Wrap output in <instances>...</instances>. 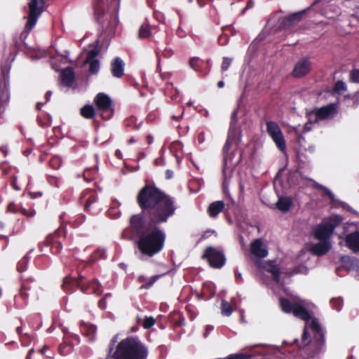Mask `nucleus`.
Wrapping results in <instances>:
<instances>
[{
	"instance_id": "f257e3e1",
	"label": "nucleus",
	"mask_w": 359,
	"mask_h": 359,
	"mask_svg": "<svg viewBox=\"0 0 359 359\" xmlns=\"http://www.w3.org/2000/svg\"><path fill=\"white\" fill-rule=\"evenodd\" d=\"M137 203L141 212L133 215L128 230L140 253L152 257L164 248L166 234L159 226L175 215L177 209L174 197L165 194L154 184H145L138 192Z\"/></svg>"
},
{
	"instance_id": "f03ea898",
	"label": "nucleus",
	"mask_w": 359,
	"mask_h": 359,
	"mask_svg": "<svg viewBox=\"0 0 359 359\" xmlns=\"http://www.w3.org/2000/svg\"><path fill=\"white\" fill-rule=\"evenodd\" d=\"M309 327L312 331L313 337L307 330L306 325L304 328L301 343L299 346L300 349H304L309 358H313L325 349V332L316 318L311 320Z\"/></svg>"
},
{
	"instance_id": "7ed1b4c3",
	"label": "nucleus",
	"mask_w": 359,
	"mask_h": 359,
	"mask_svg": "<svg viewBox=\"0 0 359 359\" xmlns=\"http://www.w3.org/2000/svg\"><path fill=\"white\" fill-rule=\"evenodd\" d=\"M148 354L147 346L137 337H128L118 343L111 358L112 359H147Z\"/></svg>"
},
{
	"instance_id": "20e7f679",
	"label": "nucleus",
	"mask_w": 359,
	"mask_h": 359,
	"mask_svg": "<svg viewBox=\"0 0 359 359\" xmlns=\"http://www.w3.org/2000/svg\"><path fill=\"white\" fill-rule=\"evenodd\" d=\"M95 18L101 25L102 28L107 32L114 31L118 24V8L116 5L111 4L105 11L100 2L94 8Z\"/></svg>"
},
{
	"instance_id": "39448f33",
	"label": "nucleus",
	"mask_w": 359,
	"mask_h": 359,
	"mask_svg": "<svg viewBox=\"0 0 359 359\" xmlns=\"http://www.w3.org/2000/svg\"><path fill=\"white\" fill-rule=\"evenodd\" d=\"M66 231L64 227L60 226L53 233L46 236L43 243L39 245L41 251L43 247L50 248V251L53 255L59 254L62 249V241L65 238Z\"/></svg>"
},
{
	"instance_id": "423d86ee",
	"label": "nucleus",
	"mask_w": 359,
	"mask_h": 359,
	"mask_svg": "<svg viewBox=\"0 0 359 359\" xmlns=\"http://www.w3.org/2000/svg\"><path fill=\"white\" fill-rule=\"evenodd\" d=\"M21 285L19 290V297L24 303H27L29 298H34L37 295L39 289L36 280L32 276L21 274Z\"/></svg>"
},
{
	"instance_id": "0eeeda50",
	"label": "nucleus",
	"mask_w": 359,
	"mask_h": 359,
	"mask_svg": "<svg viewBox=\"0 0 359 359\" xmlns=\"http://www.w3.org/2000/svg\"><path fill=\"white\" fill-rule=\"evenodd\" d=\"M342 221L343 218L340 215H333L330 217L327 222L316 228L314 231L315 238L320 241H327L334 229L338 226Z\"/></svg>"
},
{
	"instance_id": "6e6552de",
	"label": "nucleus",
	"mask_w": 359,
	"mask_h": 359,
	"mask_svg": "<svg viewBox=\"0 0 359 359\" xmlns=\"http://www.w3.org/2000/svg\"><path fill=\"white\" fill-rule=\"evenodd\" d=\"M94 103L97 109L101 111L100 116L102 119L109 120L112 117L114 108L109 96L104 93H100L95 96Z\"/></svg>"
},
{
	"instance_id": "1a4fd4ad",
	"label": "nucleus",
	"mask_w": 359,
	"mask_h": 359,
	"mask_svg": "<svg viewBox=\"0 0 359 359\" xmlns=\"http://www.w3.org/2000/svg\"><path fill=\"white\" fill-rule=\"evenodd\" d=\"M202 258L206 259L209 265L215 269L222 268L226 262L223 252L212 246L205 250Z\"/></svg>"
},
{
	"instance_id": "9d476101",
	"label": "nucleus",
	"mask_w": 359,
	"mask_h": 359,
	"mask_svg": "<svg viewBox=\"0 0 359 359\" xmlns=\"http://www.w3.org/2000/svg\"><path fill=\"white\" fill-rule=\"evenodd\" d=\"M29 15L26 24V28L32 29L36 25L38 18L43 13L45 7L44 0H29L28 3Z\"/></svg>"
},
{
	"instance_id": "9b49d317",
	"label": "nucleus",
	"mask_w": 359,
	"mask_h": 359,
	"mask_svg": "<svg viewBox=\"0 0 359 359\" xmlns=\"http://www.w3.org/2000/svg\"><path fill=\"white\" fill-rule=\"evenodd\" d=\"M266 131L278 149L281 151H285V140L278 123L274 121H268L266 123Z\"/></svg>"
},
{
	"instance_id": "f8f14e48",
	"label": "nucleus",
	"mask_w": 359,
	"mask_h": 359,
	"mask_svg": "<svg viewBox=\"0 0 359 359\" xmlns=\"http://www.w3.org/2000/svg\"><path fill=\"white\" fill-rule=\"evenodd\" d=\"M312 62L309 57H304L297 62L291 72L292 77L296 79L303 78L311 70Z\"/></svg>"
},
{
	"instance_id": "ddd939ff",
	"label": "nucleus",
	"mask_w": 359,
	"mask_h": 359,
	"mask_svg": "<svg viewBox=\"0 0 359 359\" xmlns=\"http://www.w3.org/2000/svg\"><path fill=\"white\" fill-rule=\"evenodd\" d=\"M97 194L94 190H86L80 197V203L83 205L86 211H93L95 209Z\"/></svg>"
},
{
	"instance_id": "4468645a",
	"label": "nucleus",
	"mask_w": 359,
	"mask_h": 359,
	"mask_svg": "<svg viewBox=\"0 0 359 359\" xmlns=\"http://www.w3.org/2000/svg\"><path fill=\"white\" fill-rule=\"evenodd\" d=\"M236 131L234 130H229L227 138L225 142V144L222 149V154H223V163L224 165H226L229 161H231L233 156L231 154H229V150L233 144L236 142Z\"/></svg>"
},
{
	"instance_id": "2eb2a0df",
	"label": "nucleus",
	"mask_w": 359,
	"mask_h": 359,
	"mask_svg": "<svg viewBox=\"0 0 359 359\" xmlns=\"http://www.w3.org/2000/svg\"><path fill=\"white\" fill-rule=\"evenodd\" d=\"M76 287H79L83 292H86V289L83 288V278L80 277L79 279H74L69 276H66L63 279L62 289L66 292H71L74 290Z\"/></svg>"
},
{
	"instance_id": "dca6fc26",
	"label": "nucleus",
	"mask_w": 359,
	"mask_h": 359,
	"mask_svg": "<svg viewBox=\"0 0 359 359\" xmlns=\"http://www.w3.org/2000/svg\"><path fill=\"white\" fill-rule=\"evenodd\" d=\"M100 51V48L96 46L92 50H89L87 53L85 63L89 64V72L91 74H97L100 69V62L97 59H96V57L98 55Z\"/></svg>"
},
{
	"instance_id": "f3484780",
	"label": "nucleus",
	"mask_w": 359,
	"mask_h": 359,
	"mask_svg": "<svg viewBox=\"0 0 359 359\" xmlns=\"http://www.w3.org/2000/svg\"><path fill=\"white\" fill-rule=\"evenodd\" d=\"M306 11L307 10H302L285 17L281 22V27L283 29H289L294 27L302 20L303 17L306 13Z\"/></svg>"
},
{
	"instance_id": "a211bd4d",
	"label": "nucleus",
	"mask_w": 359,
	"mask_h": 359,
	"mask_svg": "<svg viewBox=\"0 0 359 359\" xmlns=\"http://www.w3.org/2000/svg\"><path fill=\"white\" fill-rule=\"evenodd\" d=\"M251 253L258 258H264L268 255V249L261 238L255 239L250 244Z\"/></svg>"
},
{
	"instance_id": "6ab92c4d",
	"label": "nucleus",
	"mask_w": 359,
	"mask_h": 359,
	"mask_svg": "<svg viewBox=\"0 0 359 359\" xmlns=\"http://www.w3.org/2000/svg\"><path fill=\"white\" fill-rule=\"evenodd\" d=\"M316 114L320 120H325L333 117L337 114L335 104H329L326 106L315 109Z\"/></svg>"
},
{
	"instance_id": "aec40b11",
	"label": "nucleus",
	"mask_w": 359,
	"mask_h": 359,
	"mask_svg": "<svg viewBox=\"0 0 359 359\" xmlns=\"http://www.w3.org/2000/svg\"><path fill=\"white\" fill-rule=\"evenodd\" d=\"M345 243L353 253H359V231L348 233L345 237Z\"/></svg>"
},
{
	"instance_id": "412c9836",
	"label": "nucleus",
	"mask_w": 359,
	"mask_h": 359,
	"mask_svg": "<svg viewBox=\"0 0 359 359\" xmlns=\"http://www.w3.org/2000/svg\"><path fill=\"white\" fill-rule=\"evenodd\" d=\"M264 269L271 274L273 281L278 283L280 280V269L275 260L267 261L263 266Z\"/></svg>"
},
{
	"instance_id": "4be33fe9",
	"label": "nucleus",
	"mask_w": 359,
	"mask_h": 359,
	"mask_svg": "<svg viewBox=\"0 0 359 359\" xmlns=\"http://www.w3.org/2000/svg\"><path fill=\"white\" fill-rule=\"evenodd\" d=\"M163 276V274L155 275L150 278H148L144 275L139 276L137 278V281L139 283H141V286L140 287V290H149L150 289L154 284Z\"/></svg>"
},
{
	"instance_id": "5701e85b",
	"label": "nucleus",
	"mask_w": 359,
	"mask_h": 359,
	"mask_svg": "<svg viewBox=\"0 0 359 359\" xmlns=\"http://www.w3.org/2000/svg\"><path fill=\"white\" fill-rule=\"evenodd\" d=\"M125 64L119 57H115L111 63V73L116 78H121L124 74Z\"/></svg>"
},
{
	"instance_id": "b1692460",
	"label": "nucleus",
	"mask_w": 359,
	"mask_h": 359,
	"mask_svg": "<svg viewBox=\"0 0 359 359\" xmlns=\"http://www.w3.org/2000/svg\"><path fill=\"white\" fill-rule=\"evenodd\" d=\"M81 332L88 338V341H93L95 339L97 327L92 324L81 322L80 323Z\"/></svg>"
},
{
	"instance_id": "393cba45",
	"label": "nucleus",
	"mask_w": 359,
	"mask_h": 359,
	"mask_svg": "<svg viewBox=\"0 0 359 359\" xmlns=\"http://www.w3.org/2000/svg\"><path fill=\"white\" fill-rule=\"evenodd\" d=\"M340 262L348 271H354L359 269V260L355 257L343 255L340 258Z\"/></svg>"
},
{
	"instance_id": "a878e982",
	"label": "nucleus",
	"mask_w": 359,
	"mask_h": 359,
	"mask_svg": "<svg viewBox=\"0 0 359 359\" xmlns=\"http://www.w3.org/2000/svg\"><path fill=\"white\" fill-rule=\"evenodd\" d=\"M330 248L331 246L328 241H320L311 247V252L313 255L323 256L330 250Z\"/></svg>"
},
{
	"instance_id": "bb28decb",
	"label": "nucleus",
	"mask_w": 359,
	"mask_h": 359,
	"mask_svg": "<svg viewBox=\"0 0 359 359\" xmlns=\"http://www.w3.org/2000/svg\"><path fill=\"white\" fill-rule=\"evenodd\" d=\"M293 315L301 320L306 322L311 319V315L310 312L302 305L295 303V307L293 312Z\"/></svg>"
},
{
	"instance_id": "cd10ccee",
	"label": "nucleus",
	"mask_w": 359,
	"mask_h": 359,
	"mask_svg": "<svg viewBox=\"0 0 359 359\" xmlns=\"http://www.w3.org/2000/svg\"><path fill=\"white\" fill-rule=\"evenodd\" d=\"M225 207V203L223 201H217L211 203L208 208V213L211 217H216L220 212H222Z\"/></svg>"
},
{
	"instance_id": "c85d7f7f",
	"label": "nucleus",
	"mask_w": 359,
	"mask_h": 359,
	"mask_svg": "<svg viewBox=\"0 0 359 359\" xmlns=\"http://www.w3.org/2000/svg\"><path fill=\"white\" fill-rule=\"evenodd\" d=\"M62 82L67 86H71L74 81V72L72 67H67L61 72Z\"/></svg>"
},
{
	"instance_id": "c756f323",
	"label": "nucleus",
	"mask_w": 359,
	"mask_h": 359,
	"mask_svg": "<svg viewBox=\"0 0 359 359\" xmlns=\"http://www.w3.org/2000/svg\"><path fill=\"white\" fill-rule=\"evenodd\" d=\"M83 288L86 289V292L88 290L91 289L93 293L96 295H100L102 292L101 284L96 279L88 281L87 285L83 281Z\"/></svg>"
},
{
	"instance_id": "7c9ffc66",
	"label": "nucleus",
	"mask_w": 359,
	"mask_h": 359,
	"mask_svg": "<svg viewBox=\"0 0 359 359\" xmlns=\"http://www.w3.org/2000/svg\"><path fill=\"white\" fill-rule=\"evenodd\" d=\"M292 205L290 198L280 197L276 204V208L283 212H287Z\"/></svg>"
},
{
	"instance_id": "2f4dec72",
	"label": "nucleus",
	"mask_w": 359,
	"mask_h": 359,
	"mask_svg": "<svg viewBox=\"0 0 359 359\" xmlns=\"http://www.w3.org/2000/svg\"><path fill=\"white\" fill-rule=\"evenodd\" d=\"M74 348V344L68 340V337H65V340L59 345L58 351L62 355L69 354Z\"/></svg>"
},
{
	"instance_id": "473e14b6",
	"label": "nucleus",
	"mask_w": 359,
	"mask_h": 359,
	"mask_svg": "<svg viewBox=\"0 0 359 359\" xmlns=\"http://www.w3.org/2000/svg\"><path fill=\"white\" fill-rule=\"evenodd\" d=\"M279 302L280 308L284 313H293L295 307V303H292L289 299L285 297H280L279 299Z\"/></svg>"
},
{
	"instance_id": "72a5a7b5",
	"label": "nucleus",
	"mask_w": 359,
	"mask_h": 359,
	"mask_svg": "<svg viewBox=\"0 0 359 359\" xmlns=\"http://www.w3.org/2000/svg\"><path fill=\"white\" fill-rule=\"evenodd\" d=\"M80 114L86 119L93 118L96 114L93 105L86 104L80 109Z\"/></svg>"
},
{
	"instance_id": "f704fd0d",
	"label": "nucleus",
	"mask_w": 359,
	"mask_h": 359,
	"mask_svg": "<svg viewBox=\"0 0 359 359\" xmlns=\"http://www.w3.org/2000/svg\"><path fill=\"white\" fill-rule=\"evenodd\" d=\"M137 118L134 116H131L125 120L124 123L126 127L130 128L132 130H138L141 123H137Z\"/></svg>"
},
{
	"instance_id": "c9c22d12",
	"label": "nucleus",
	"mask_w": 359,
	"mask_h": 359,
	"mask_svg": "<svg viewBox=\"0 0 359 359\" xmlns=\"http://www.w3.org/2000/svg\"><path fill=\"white\" fill-rule=\"evenodd\" d=\"M347 90L346 84L342 81H337L333 87V90L338 95H342Z\"/></svg>"
},
{
	"instance_id": "e433bc0d",
	"label": "nucleus",
	"mask_w": 359,
	"mask_h": 359,
	"mask_svg": "<svg viewBox=\"0 0 359 359\" xmlns=\"http://www.w3.org/2000/svg\"><path fill=\"white\" fill-rule=\"evenodd\" d=\"M151 32L148 25H142L139 29L138 36L140 39H147L150 36Z\"/></svg>"
},
{
	"instance_id": "4c0bfd02",
	"label": "nucleus",
	"mask_w": 359,
	"mask_h": 359,
	"mask_svg": "<svg viewBox=\"0 0 359 359\" xmlns=\"http://www.w3.org/2000/svg\"><path fill=\"white\" fill-rule=\"evenodd\" d=\"M29 262L27 256L23 257L17 264V271L20 273H23L26 271Z\"/></svg>"
},
{
	"instance_id": "58836bf2",
	"label": "nucleus",
	"mask_w": 359,
	"mask_h": 359,
	"mask_svg": "<svg viewBox=\"0 0 359 359\" xmlns=\"http://www.w3.org/2000/svg\"><path fill=\"white\" fill-rule=\"evenodd\" d=\"M203 60L199 57H192L189 60V65L196 72H201Z\"/></svg>"
},
{
	"instance_id": "ea45409f",
	"label": "nucleus",
	"mask_w": 359,
	"mask_h": 359,
	"mask_svg": "<svg viewBox=\"0 0 359 359\" xmlns=\"http://www.w3.org/2000/svg\"><path fill=\"white\" fill-rule=\"evenodd\" d=\"M221 308H222V313L226 316H229L233 311V307L226 300L222 301V307Z\"/></svg>"
},
{
	"instance_id": "a19ab883",
	"label": "nucleus",
	"mask_w": 359,
	"mask_h": 359,
	"mask_svg": "<svg viewBox=\"0 0 359 359\" xmlns=\"http://www.w3.org/2000/svg\"><path fill=\"white\" fill-rule=\"evenodd\" d=\"M85 220L86 216L83 214H80L76 216V217L73 220L70 221L69 223L74 228H77L81 225Z\"/></svg>"
},
{
	"instance_id": "79ce46f5",
	"label": "nucleus",
	"mask_w": 359,
	"mask_h": 359,
	"mask_svg": "<svg viewBox=\"0 0 359 359\" xmlns=\"http://www.w3.org/2000/svg\"><path fill=\"white\" fill-rule=\"evenodd\" d=\"M251 358H252L251 354L240 353L230 354L224 359H250Z\"/></svg>"
},
{
	"instance_id": "37998d69",
	"label": "nucleus",
	"mask_w": 359,
	"mask_h": 359,
	"mask_svg": "<svg viewBox=\"0 0 359 359\" xmlns=\"http://www.w3.org/2000/svg\"><path fill=\"white\" fill-rule=\"evenodd\" d=\"M330 303L333 307L337 311H340L342 308L343 305V299L341 297L338 298H332L330 301Z\"/></svg>"
},
{
	"instance_id": "c03bdc74",
	"label": "nucleus",
	"mask_w": 359,
	"mask_h": 359,
	"mask_svg": "<svg viewBox=\"0 0 359 359\" xmlns=\"http://www.w3.org/2000/svg\"><path fill=\"white\" fill-rule=\"evenodd\" d=\"M62 164L61 159L57 156H53L49 161V165L54 170L58 169Z\"/></svg>"
},
{
	"instance_id": "a18cd8bd",
	"label": "nucleus",
	"mask_w": 359,
	"mask_h": 359,
	"mask_svg": "<svg viewBox=\"0 0 359 359\" xmlns=\"http://www.w3.org/2000/svg\"><path fill=\"white\" fill-rule=\"evenodd\" d=\"M349 81L351 83H359V69H353L350 72Z\"/></svg>"
},
{
	"instance_id": "49530a36",
	"label": "nucleus",
	"mask_w": 359,
	"mask_h": 359,
	"mask_svg": "<svg viewBox=\"0 0 359 359\" xmlns=\"http://www.w3.org/2000/svg\"><path fill=\"white\" fill-rule=\"evenodd\" d=\"M306 118H308V122L311 123L312 125L320 121V118L316 114L315 109L311 111L306 112Z\"/></svg>"
},
{
	"instance_id": "de8ad7c7",
	"label": "nucleus",
	"mask_w": 359,
	"mask_h": 359,
	"mask_svg": "<svg viewBox=\"0 0 359 359\" xmlns=\"http://www.w3.org/2000/svg\"><path fill=\"white\" fill-rule=\"evenodd\" d=\"M233 59L228 57H224L221 65L222 72H226L228 70L229 67L231 65Z\"/></svg>"
},
{
	"instance_id": "09e8293b",
	"label": "nucleus",
	"mask_w": 359,
	"mask_h": 359,
	"mask_svg": "<svg viewBox=\"0 0 359 359\" xmlns=\"http://www.w3.org/2000/svg\"><path fill=\"white\" fill-rule=\"evenodd\" d=\"M238 121V110L235 109L231 116V123H230V127L229 130H234L236 131V125Z\"/></svg>"
},
{
	"instance_id": "8fccbe9b",
	"label": "nucleus",
	"mask_w": 359,
	"mask_h": 359,
	"mask_svg": "<svg viewBox=\"0 0 359 359\" xmlns=\"http://www.w3.org/2000/svg\"><path fill=\"white\" fill-rule=\"evenodd\" d=\"M155 323L156 320L153 317H146L144 319L142 326L144 329H149L154 325Z\"/></svg>"
},
{
	"instance_id": "3c124183",
	"label": "nucleus",
	"mask_w": 359,
	"mask_h": 359,
	"mask_svg": "<svg viewBox=\"0 0 359 359\" xmlns=\"http://www.w3.org/2000/svg\"><path fill=\"white\" fill-rule=\"evenodd\" d=\"M93 257L95 259H104L106 258V252L104 249H97L94 252Z\"/></svg>"
},
{
	"instance_id": "603ef678",
	"label": "nucleus",
	"mask_w": 359,
	"mask_h": 359,
	"mask_svg": "<svg viewBox=\"0 0 359 359\" xmlns=\"http://www.w3.org/2000/svg\"><path fill=\"white\" fill-rule=\"evenodd\" d=\"M215 296V292H211L210 294H208L205 290H202L201 293L198 294V299L208 300Z\"/></svg>"
},
{
	"instance_id": "864d4df0",
	"label": "nucleus",
	"mask_w": 359,
	"mask_h": 359,
	"mask_svg": "<svg viewBox=\"0 0 359 359\" xmlns=\"http://www.w3.org/2000/svg\"><path fill=\"white\" fill-rule=\"evenodd\" d=\"M65 337H68V340L72 341L74 344L75 341L76 344L80 342V337L78 334H67Z\"/></svg>"
},
{
	"instance_id": "5fc2aeb1",
	"label": "nucleus",
	"mask_w": 359,
	"mask_h": 359,
	"mask_svg": "<svg viewBox=\"0 0 359 359\" xmlns=\"http://www.w3.org/2000/svg\"><path fill=\"white\" fill-rule=\"evenodd\" d=\"M203 290H205L208 294H210L211 292H214L215 293L213 287L210 284H203Z\"/></svg>"
},
{
	"instance_id": "6e6d98bb",
	"label": "nucleus",
	"mask_w": 359,
	"mask_h": 359,
	"mask_svg": "<svg viewBox=\"0 0 359 359\" xmlns=\"http://www.w3.org/2000/svg\"><path fill=\"white\" fill-rule=\"evenodd\" d=\"M324 195L327 196L332 201H334V194L327 188L324 187Z\"/></svg>"
},
{
	"instance_id": "4d7b16f0",
	"label": "nucleus",
	"mask_w": 359,
	"mask_h": 359,
	"mask_svg": "<svg viewBox=\"0 0 359 359\" xmlns=\"http://www.w3.org/2000/svg\"><path fill=\"white\" fill-rule=\"evenodd\" d=\"M98 306H99L100 309H101L102 310L106 309V307H107V302H106L105 298H102V299L99 300V302H98Z\"/></svg>"
},
{
	"instance_id": "13d9d810",
	"label": "nucleus",
	"mask_w": 359,
	"mask_h": 359,
	"mask_svg": "<svg viewBox=\"0 0 359 359\" xmlns=\"http://www.w3.org/2000/svg\"><path fill=\"white\" fill-rule=\"evenodd\" d=\"M311 129H312V124L307 121L304 126L302 133H307V132L311 130Z\"/></svg>"
},
{
	"instance_id": "bf43d9fd",
	"label": "nucleus",
	"mask_w": 359,
	"mask_h": 359,
	"mask_svg": "<svg viewBox=\"0 0 359 359\" xmlns=\"http://www.w3.org/2000/svg\"><path fill=\"white\" fill-rule=\"evenodd\" d=\"M17 178L16 177H13L12 178V180H11V184L12 186V187L15 189V190H20V187H19L18 185H17Z\"/></svg>"
},
{
	"instance_id": "052dcab7",
	"label": "nucleus",
	"mask_w": 359,
	"mask_h": 359,
	"mask_svg": "<svg viewBox=\"0 0 359 359\" xmlns=\"http://www.w3.org/2000/svg\"><path fill=\"white\" fill-rule=\"evenodd\" d=\"M52 95V91L50 90H48L46 92V93L45 94V99H46V101L44 103H46L47 102H48L50 100V96Z\"/></svg>"
},
{
	"instance_id": "680f3d73",
	"label": "nucleus",
	"mask_w": 359,
	"mask_h": 359,
	"mask_svg": "<svg viewBox=\"0 0 359 359\" xmlns=\"http://www.w3.org/2000/svg\"><path fill=\"white\" fill-rule=\"evenodd\" d=\"M115 156L118 158V159H122L123 158V155H122V153L121 151L119 150V149H116L115 151Z\"/></svg>"
},
{
	"instance_id": "e2e57ef3",
	"label": "nucleus",
	"mask_w": 359,
	"mask_h": 359,
	"mask_svg": "<svg viewBox=\"0 0 359 359\" xmlns=\"http://www.w3.org/2000/svg\"><path fill=\"white\" fill-rule=\"evenodd\" d=\"M89 172H90V170H85L83 172V178L85 179V180H86L88 182H90V181L92 180V178L91 177H88V175H87Z\"/></svg>"
},
{
	"instance_id": "0e129e2a",
	"label": "nucleus",
	"mask_w": 359,
	"mask_h": 359,
	"mask_svg": "<svg viewBox=\"0 0 359 359\" xmlns=\"http://www.w3.org/2000/svg\"><path fill=\"white\" fill-rule=\"evenodd\" d=\"M89 172H90V170H85L83 172V178L85 179V180H86L88 182H90V181L92 180V178L91 177H88V175H87Z\"/></svg>"
},
{
	"instance_id": "69168bd1",
	"label": "nucleus",
	"mask_w": 359,
	"mask_h": 359,
	"mask_svg": "<svg viewBox=\"0 0 359 359\" xmlns=\"http://www.w3.org/2000/svg\"><path fill=\"white\" fill-rule=\"evenodd\" d=\"M31 198H35L38 196H41L42 193L41 192H32L30 193Z\"/></svg>"
},
{
	"instance_id": "338daca9",
	"label": "nucleus",
	"mask_w": 359,
	"mask_h": 359,
	"mask_svg": "<svg viewBox=\"0 0 359 359\" xmlns=\"http://www.w3.org/2000/svg\"><path fill=\"white\" fill-rule=\"evenodd\" d=\"M235 278L237 282H240L242 279L241 274L240 273H235Z\"/></svg>"
},
{
	"instance_id": "774afa93",
	"label": "nucleus",
	"mask_w": 359,
	"mask_h": 359,
	"mask_svg": "<svg viewBox=\"0 0 359 359\" xmlns=\"http://www.w3.org/2000/svg\"><path fill=\"white\" fill-rule=\"evenodd\" d=\"M166 178L167 179H170L172 177V171L170 170H166Z\"/></svg>"
}]
</instances>
